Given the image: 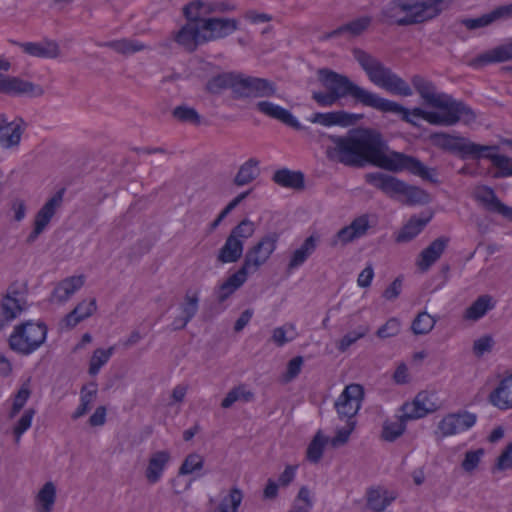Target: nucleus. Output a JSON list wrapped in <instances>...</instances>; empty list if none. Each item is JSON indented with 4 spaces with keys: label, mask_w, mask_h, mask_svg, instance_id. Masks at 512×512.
Listing matches in <instances>:
<instances>
[{
    "label": "nucleus",
    "mask_w": 512,
    "mask_h": 512,
    "mask_svg": "<svg viewBox=\"0 0 512 512\" xmlns=\"http://www.w3.org/2000/svg\"><path fill=\"white\" fill-rule=\"evenodd\" d=\"M318 80L327 90L326 92L313 91L312 99L320 107H331L340 99L351 97L355 103L369 107L382 113L400 115L401 120L413 126L417 123L411 116L420 117L432 125L452 126L462 120L468 124L476 119L473 110L462 101H456L451 96L442 99L446 106L438 107L443 112L425 111L419 107L411 111L401 104L383 98L379 94L367 90L343 74H339L329 68H321L317 71Z\"/></svg>",
    "instance_id": "f257e3e1"
},
{
    "label": "nucleus",
    "mask_w": 512,
    "mask_h": 512,
    "mask_svg": "<svg viewBox=\"0 0 512 512\" xmlns=\"http://www.w3.org/2000/svg\"><path fill=\"white\" fill-rule=\"evenodd\" d=\"M329 140L334 146L328 148L327 157L345 166L373 165L394 173L408 171L425 181L439 183L436 168L425 166L418 158L396 151L386 154L387 143L375 129L355 128L342 136L330 135Z\"/></svg>",
    "instance_id": "f03ea898"
},
{
    "label": "nucleus",
    "mask_w": 512,
    "mask_h": 512,
    "mask_svg": "<svg viewBox=\"0 0 512 512\" xmlns=\"http://www.w3.org/2000/svg\"><path fill=\"white\" fill-rule=\"evenodd\" d=\"M351 52L369 81L375 86L393 95L408 97L413 94L410 85L377 57L358 47H354Z\"/></svg>",
    "instance_id": "7ed1b4c3"
},
{
    "label": "nucleus",
    "mask_w": 512,
    "mask_h": 512,
    "mask_svg": "<svg viewBox=\"0 0 512 512\" xmlns=\"http://www.w3.org/2000/svg\"><path fill=\"white\" fill-rule=\"evenodd\" d=\"M365 180L368 184L379 189L389 197L404 195L408 205H424L428 204L431 200L429 193L424 189L409 185L405 181L389 174L371 172L365 175Z\"/></svg>",
    "instance_id": "20e7f679"
},
{
    "label": "nucleus",
    "mask_w": 512,
    "mask_h": 512,
    "mask_svg": "<svg viewBox=\"0 0 512 512\" xmlns=\"http://www.w3.org/2000/svg\"><path fill=\"white\" fill-rule=\"evenodd\" d=\"M47 332L48 328L44 322H23L14 327L8 339L9 347L18 354L30 355L45 342Z\"/></svg>",
    "instance_id": "39448f33"
},
{
    "label": "nucleus",
    "mask_w": 512,
    "mask_h": 512,
    "mask_svg": "<svg viewBox=\"0 0 512 512\" xmlns=\"http://www.w3.org/2000/svg\"><path fill=\"white\" fill-rule=\"evenodd\" d=\"M405 15L397 21L398 26H410L429 21L443 10L444 0H404Z\"/></svg>",
    "instance_id": "423d86ee"
},
{
    "label": "nucleus",
    "mask_w": 512,
    "mask_h": 512,
    "mask_svg": "<svg viewBox=\"0 0 512 512\" xmlns=\"http://www.w3.org/2000/svg\"><path fill=\"white\" fill-rule=\"evenodd\" d=\"M431 139L436 146L458 154L462 160L475 159L479 150H487L481 144L474 143L465 137L452 136L443 132L432 134Z\"/></svg>",
    "instance_id": "0eeeda50"
},
{
    "label": "nucleus",
    "mask_w": 512,
    "mask_h": 512,
    "mask_svg": "<svg viewBox=\"0 0 512 512\" xmlns=\"http://www.w3.org/2000/svg\"><path fill=\"white\" fill-rule=\"evenodd\" d=\"M235 99L268 98L277 92L276 84L268 79L239 73Z\"/></svg>",
    "instance_id": "6e6552de"
},
{
    "label": "nucleus",
    "mask_w": 512,
    "mask_h": 512,
    "mask_svg": "<svg viewBox=\"0 0 512 512\" xmlns=\"http://www.w3.org/2000/svg\"><path fill=\"white\" fill-rule=\"evenodd\" d=\"M278 240V233L270 232L266 234L246 252L243 263L252 272H256L275 251Z\"/></svg>",
    "instance_id": "1a4fd4ad"
},
{
    "label": "nucleus",
    "mask_w": 512,
    "mask_h": 512,
    "mask_svg": "<svg viewBox=\"0 0 512 512\" xmlns=\"http://www.w3.org/2000/svg\"><path fill=\"white\" fill-rule=\"evenodd\" d=\"M364 398V388L360 384L352 383L345 387L335 402V409L340 419L355 420Z\"/></svg>",
    "instance_id": "9d476101"
},
{
    "label": "nucleus",
    "mask_w": 512,
    "mask_h": 512,
    "mask_svg": "<svg viewBox=\"0 0 512 512\" xmlns=\"http://www.w3.org/2000/svg\"><path fill=\"white\" fill-rule=\"evenodd\" d=\"M26 127L27 123L22 118L10 120L5 114H0V146L4 149L18 147Z\"/></svg>",
    "instance_id": "9b49d317"
},
{
    "label": "nucleus",
    "mask_w": 512,
    "mask_h": 512,
    "mask_svg": "<svg viewBox=\"0 0 512 512\" xmlns=\"http://www.w3.org/2000/svg\"><path fill=\"white\" fill-rule=\"evenodd\" d=\"M476 420L477 416L466 410L450 413L438 423V430L442 437H448L470 429Z\"/></svg>",
    "instance_id": "f8f14e48"
},
{
    "label": "nucleus",
    "mask_w": 512,
    "mask_h": 512,
    "mask_svg": "<svg viewBox=\"0 0 512 512\" xmlns=\"http://www.w3.org/2000/svg\"><path fill=\"white\" fill-rule=\"evenodd\" d=\"M474 198L486 211L499 214L503 218L512 221V207L503 203L493 188L486 185L477 187L474 192Z\"/></svg>",
    "instance_id": "ddd939ff"
},
{
    "label": "nucleus",
    "mask_w": 512,
    "mask_h": 512,
    "mask_svg": "<svg viewBox=\"0 0 512 512\" xmlns=\"http://www.w3.org/2000/svg\"><path fill=\"white\" fill-rule=\"evenodd\" d=\"M487 150H479L478 156L475 158L490 160L493 167L496 168V172L493 174V178L501 179L512 176V158L506 155L499 154L500 147L498 145H482Z\"/></svg>",
    "instance_id": "4468645a"
},
{
    "label": "nucleus",
    "mask_w": 512,
    "mask_h": 512,
    "mask_svg": "<svg viewBox=\"0 0 512 512\" xmlns=\"http://www.w3.org/2000/svg\"><path fill=\"white\" fill-rule=\"evenodd\" d=\"M0 93L12 96H41L44 91L39 85L30 81L0 73Z\"/></svg>",
    "instance_id": "2eb2a0df"
},
{
    "label": "nucleus",
    "mask_w": 512,
    "mask_h": 512,
    "mask_svg": "<svg viewBox=\"0 0 512 512\" xmlns=\"http://www.w3.org/2000/svg\"><path fill=\"white\" fill-rule=\"evenodd\" d=\"M431 394L427 391L419 392L412 402H406L401 406L404 419H419L437 410V404L431 400Z\"/></svg>",
    "instance_id": "dca6fc26"
},
{
    "label": "nucleus",
    "mask_w": 512,
    "mask_h": 512,
    "mask_svg": "<svg viewBox=\"0 0 512 512\" xmlns=\"http://www.w3.org/2000/svg\"><path fill=\"white\" fill-rule=\"evenodd\" d=\"M369 229V220L367 215H361L355 218L350 225L341 228L331 239L330 246L336 247L339 244L346 245L354 240L361 238Z\"/></svg>",
    "instance_id": "f3484780"
},
{
    "label": "nucleus",
    "mask_w": 512,
    "mask_h": 512,
    "mask_svg": "<svg viewBox=\"0 0 512 512\" xmlns=\"http://www.w3.org/2000/svg\"><path fill=\"white\" fill-rule=\"evenodd\" d=\"M201 29L208 32L204 33L202 40L206 42L224 38L238 29V21L230 18H207L203 20Z\"/></svg>",
    "instance_id": "a211bd4d"
},
{
    "label": "nucleus",
    "mask_w": 512,
    "mask_h": 512,
    "mask_svg": "<svg viewBox=\"0 0 512 512\" xmlns=\"http://www.w3.org/2000/svg\"><path fill=\"white\" fill-rule=\"evenodd\" d=\"M508 18H512V3L499 6L491 12L483 14L478 18L459 19V23L465 26L468 30H476L479 28L487 27L498 20Z\"/></svg>",
    "instance_id": "6ab92c4d"
},
{
    "label": "nucleus",
    "mask_w": 512,
    "mask_h": 512,
    "mask_svg": "<svg viewBox=\"0 0 512 512\" xmlns=\"http://www.w3.org/2000/svg\"><path fill=\"white\" fill-rule=\"evenodd\" d=\"M256 109L272 118L276 119L283 124L295 129V130H305L306 128L300 124L297 118L287 109L276 105L270 101H259L256 104Z\"/></svg>",
    "instance_id": "aec40b11"
},
{
    "label": "nucleus",
    "mask_w": 512,
    "mask_h": 512,
    "mask_svg": "<svg viewBox=\"0 0 512 512\" xmlns=\"http://www.w3.org/2000/svg\"><path fill=\"white\" fill-rule=\"evenodd\" d=\"M512 60V41L479 54L468 62L472 68L479 69L492 63Z\"/></svg>",
    "instance_id": "412c9836"
},
{
    "label": "nucleus",
    "mask_w": 512,
    "mask_h": 512,
    "mask_svg": "<svg viewBox=\"0 0 512 512\" xmlns=\"http://www.w3.org/2000/svg\"><path fill=\"white\" fill-rule=\"evenodd\" d=\"M362 118L360 114L348 113L344 110L332 111L327 113L317 112L313 114L309 121L315 124H320L325 127L331 126H350L354 125L359 119Z\"/></svg>",
    "instance_id": "4be33fe9"
},
{
    "label": "nucleus",
    "mask_w": 512,
    "mask_h": 512,
    "mask_svg": "<svg viewBox=\"0 0 512 512\" xmlns=\"http://www.w3.org/2000/svg\"><path fill=\"white\" fill-rule=\"evenodd\" d=\"M412 85L421 98L432 107H442L446 104L442 103V99L449 97V95L436 93V87L432 81L427 80L421 75H414L411 78Z\"/></svg>",
    "instance_id": "5701e85b"
},
{
    "label": "nucleus",
    "mask_w": 512,
    "mask_h": 512,
    "mask_svg": "<svg viewBox=\"0 0 512 512\" xmlns=\"http://www.w3.org/2000/svg\"><path fill=\"white\" fill-rule=\"evenodd\" d=\"M450 238L440 236L432 241L419 255L417 265L420 270H428L443 254L449 244Z\"/></svg>",
    "instance_id": "b1692460"
},
{
    "label": "nucleus",
    "mask_w": 512,
    "mask_h": 512,
    "mask_svg": "<svg viewBox=\"0 0 512 512\" xmlns=\"http://www.w3.org/2000/svg\"><path fill=\"white\" fill-rule=\"evenodd\" d=\"M10 43L21 47L26 54L33 57L53 59L57 58L60 54L59 46L54 41L21 43L10 40Z\"/></svg>",
    "instance_id": "393cba45"
},
{
    "label": "nucleus",
    "mask_w": 512,
    "mask_h": 512,
    "mask_svg": "<svg viewBox=\"0 0 512 512\" xmlns=\"http://www.w3.org/2000/svg\"><path fill=\"white\" fill-rule=\"evenodd\" d=\"M64 192L65 189H60L46 201V203L40 208V210L35 215L34 226L41 228L43 230L46 229L51 219L55 215L57 209L61 206L63 202Z\"/></svg>",
    "instance_id": "a878e982"
},
{
    "label": "nucleus",
    "mask_w": 512,
    "mask_h": 512,
    "mask_svg": "<svg viewBox=\"0 0 512 512\" xmlns=\"http://www.w3.org/2000/svg\"><path fill=\"white\" fill-rule=\"evenodd\" d=\"M239 73L224 72L210 78L206 83V91L210 94H220L225 89H231L233 98L236 97Z\"/></svg>",
    "instance_id": "bb28decb"
},
{
    "label": "nucleus",
    "mask_w": 512,
    "mask_h": 512,
    "mask_svg": "<svg viewBox=\"0 0 512 512\" xmlns=\"http://www.w3.org/2000/svg\"><path fill=\"white\" fill-rule=\"evenodd\" d=\"M200 29L201 25L188 23L178 31L175 40L177 43L184 46L186 50L193 52L198 45L205 43V41L202 40L204 33H201Z\"/></svg>",
    "instance_id": "cd10ccee"
},
{
    "label": "nucleus",
    "mask_w": 512,
    "mask_h": 512,
    "mask_svg": "<svg viewBox=\"0 0 512 512\" xmlns=\"http://www.w3.org/2000/svg\"><path fill=\"white\" fill-rule=\"evenodd\" d=\"M489 402L500 410L512 408V378L505 377L489 394Z\"/></svg>",
    "instance_id": "c85d7f7f"
},
{
    "label": "nucleus",
    "mask_w": 512,
    "mask_h": 512,
    "mask_svg": "<svg viewBox=\"0 0 512 512\" xmlns=\"http://www.w3.org/2000/svg\"><path fill=\"white\" fill-rule=\"evenodd\" d=\"M372 18L370 16H363L350 21L346 24L339 26L338 28L328 32L324 38L331 39L337 38L344 34H348L352 37L361 35L370 26Z\"/></svg>",
    "instance_id": "c756f323"
},
{
    "label": "nucleus",
    "mask_w": 512,
    "mask_h": 512,
    "mask_svg": "<svg viewBox=\"0 0 512 512\" xmlns=\"http://www.w3.org/2000/svg\"><path fill=\"white\" fill-rule=\"evenodd\" d=\"M495 307L492 296L484 294L479 296L463 313V319L476 322L484 317L488 311Z\"/></svg>",
    "instance_id": "7c9ffc66"
},
{
    "label": "nucleus",
    "mask_w": 512,
    "mask_h": 512,
    "mask_svg": "<svg viewBox=\"0 0 512 512\" xmlns=\"http://www.w3.org/2000/svg\"><path fill=\"white\" fill-rule=\"evenodd\" d=\"M272 179L276 184L285 188L302 190L305 187V176L301 171L282 168L273 174Z\"/></svg>",
    "instance_id": "2f4dec72"
},
{
    "label": "nucleus",
    "mask_w": 512,
    "mask_h": 512,
    "mask_svg": "<svg viewBox=\"0 0 512 512\" xmlns=\"http://www.w3.org/2000/svg\"><path fill=\"white\" fill-rule=\"evenodd\" d=\"M169 460L170 453L168 451H157L152 454L145 472L149 483L154 484L160 480Z\"/></svg>",
    "instance_id": "473e14b6"
},
{
    "label": "nucleus",
    "mask_w": 512,
    "mask_h": 512,
    "mask_svg": "<svg viewBox=\"0 0 512 512\" xmlns=\"http://www.w3.org/2000/svg\"><path fill=\"white\" fill-rule=\"evenodd\" d=\"M316 247L317 238L315 236L311 235L306 238L303 244L292 253L290 261L287 265V272L291 273L293 270L303 265L316 250Z\"/></svg>",
    "instance_id": "72a5a7b5"
},
{
    "label": "nucleus",
    "mask_w": 512,
    "mask_h": 512,
    "mask_svg": "<svg viewBox=\"0 0 512 512\" xmlns=\"http://www.w3.org/2000/svg\"><path fill=\"white\" fill-rule=\"evenodd\" d=\"M431 217L420 219L412 216L395 236L397 243H408L417 237L429 223Z\"/></svg>",
    "instance_id": "f704fd0d"
},
{
    "label": "nucleus",
    "mask_w": 512,
    "mask_h": 512,
    "mask_svg": "<svg viewBox=\"0 0 512 512\" xmlns=\"http://www.w3.org/2000/svg\"><path fill=\"white\" fill-rule=\"evenodd\" d=\"M243 250V243L228 235L224 245L218 251L217 261L223 264L235 263L242 257Z\"/></svg>",
    "instance_id": "c9c22d12"
},
{
    "label": "nucleus",
    "mask_w": 512,
    "mask_h": 512,
    "mask_svg": "<svg viewBox=\"0 0 512 512\" xmlns=\"http://www.w3.org/2000/svg\"><path fill=\"white\" fill-rule=\"evenodd\" d=\"M20 293L16 290L9 291L3 298L1 308L6 320L16 318L22 311L26 309V302L18 296Z\"/></svg>",
    "instance_id": "e433bc0d"
},
{
    "label": "nucleus",
    "mask_w": 512,
    "mask_h": 512,
    "mask_svg": "<svg viewBox=\"0 0 512 512\" xmlns=\"http://www.w3.org/2000/svg\"><path fill=\"white\" fill-rule=\"evenodd\" d=\"M97 309L96 299L92 298L88 302H80L69 314L65 317L67 327L73 328L84 319L90 317Z\"/></svg>",
    "instance_id": "4c0bfd02"
},
{
    "label": "nucleus",
    "mask_w": 512,
    "mask_h": 512,
    "mask_svg": "<svg viewBox=\"0 0 512 512\" xmlns=\"http://www.w3.org/2000/svg\"><path fill=\"white\" fill-rule=\"evenodd\" d=\"M259 164L260 162L256 158H249L239 167L233 183L241 187L254 181L260 174Z\"/></svg>",
    "instance_id": "58836bf2"
},
{
    "label": "nucleus",
    "mask_w": 512,
    "mask_h": 512,
    "mask_svg": "<svg viewBox=\"0 0 512 512\" xmlns=\"http://www.w3.org/2000/svg\"><path fill=\"white\" fill-rule=\"evenodd\" d=\"M84 285L83 276H71L62 280L54 289L53 295L60 302L68 300L77 290Z\"/></svg>",
    "instance_id": "ea45409f"
},
{
    "label": "nucleus",
    "mask_w": 512,
    "mask_h": 512,
    "mask_svg": "<svg viewBox=\"0 0 512 512\" xmlns=\"http://www.w3.org/2000/svg\"><path fill=\"white\" fill-rule=\"evenodd\" d=\"M99 46L111 48L115 52L125 56L143 51L147 48V46L142 42L127 38L104 42L99 44Z\"/></svg>",
    "instance_id": "a19ab883"
},
{
    "label": "nucleus",
    "mask_w": 512,
    "mask_h": 512,
    "mask_svg": "<svg viewBox=\"0 0 512 512\" xmlns=\"http://www.w3.org/2000/svg\"><path fill=\"white\" fill-rule=\"evenodd\" d=\"M56 500V487L53 482H46L37 495L38 512H51Z\"/></svg>",
    "instance_id": "79ce46f5"
},
{
    "label": "nucleus",
    "mask_w": 512,
    "mask_h": 512,
    "mask_svg": "<svg viewBox=\"0 0 512 512\" xmlns=\"http://www.w3.org/2000/svg\"><path fill=\"white\" fill-rule=\"evenodd\" d=\"M327 441V437L322 434L321 430L315 434L306 451V458L309 462L317 464L321 460Z\"/></svg>",
    "instance_id": "37998d69"
},
{
    "label": "nucleus",
    "mask_w": 512,
    "mask_h": 512,
    "mask_svg": "<svg viewBox=\"0 0 512 512\" xmlns=\"http://www.w3.org/2000/svg\"><path fill=\"white\" fill-rule=\"evenodd\" d=\"M409 419H404V413L395 421H385L382 429V437L384 440L393 442L397 438H399L406 429V421Z\"/></svg>",
    "instance_id": "c03bdc74"
},
{
    "label": "nucleus",
    "mask_w": 512,
    "mask_h": 512,
    "mask_svg": "<svg viewBox=\"0 0 512 512\" xmlns=\"http://www.w3.org/2000/svg\"><path fill=\"white\" fill-rule=\"evenodd\" d=\"M243 500V493L238 487H232L229 494L225 496L218 508V512H237Z\"/></svg>",
    "instance_id": "a18cd8bd"
},
{
    "label": "nucleus",
    "mask_w": 512,
    "mask_h": 512,
    "mask_svg": "<svg viewBox=\"0 0 512 512\" xmlns=\"http://www.w3.org/2000/svg\"><path fill=\"white\" fill-rule=\"evenodd\" d=\"M436 319L423 311L417 314L411 324V330L415 335L428 334L435 326Z\"/></svg>",
    "instance_id": "49530a36"
},
{
    "label": "nucleus",
    "mask_w": 512,
    "mask_h": 512,
    "mask_svg": "<svg viewBox=\"0 0 512 512\" xmlns=\"http://www.w3.org/2000/svg\"><path fill=\"white\" fill-rule=\"evenodd\" d=\"M254 398V394L251 391L245 389V386L240 385L231 389L225 398L221 402L222 408H230L236 401L243 400L244 402H250Z\"/></svg>",
    "instance_id": "de8ad7c7"
},
{
    "label": "nucleus",
    "mask_w": 512,
    "mask_h": 512,
    "mask_svg": "<svg viewBox=\"0 0 512 512\" xmlns=\"http://www.w3.org/2000/svg\"><path fill=\"white\" fill-rule=\"evenodd\" d=\"M394 499V497L383 495L380 490L371 489L367 495V506L375 512H382Z\"/></svg>",
    "instance_id": "09e8293b"
},
{
    "label": "nucleus",
    "mask_w": 512,
    "mask_h": 512,
    "mask_svg": "<svg viewBox=\"0 0 512 512\" xmlns=\"http://www.w3.org/2000/svg\"><path fill=\"white\" fill-rule=\"evenodd\" d=\"M172 115L175 119L183 123L199 125L201 122V117L196 109L186 105L175 107L172 111Z\"/></svg>",
    "instance_id": "8fccbe9b"
},
{
    "label": "nucleus",
    "mask_w": 512,
    "mask_h": 512,
    "mask_svg": "<svg viewBox=\"0 0 512 512\" xmlns=\"http://www.w3.org/2000/svg\"><path fill=\"white\" fill-rule=\"evenodd\" d=\"M199 308V295L198 292L190 294L186 292L184 302L181 305L182 315H184L185 322H190L192 318L197 314Z\"/></svg>",
    "instance_id": "3c124183"
},
{
    "label": "nucleus",
    "mask_w": 512,
    "mask_h": 512,
    "mask_svg": "<svg viewBox=\"0 0 512 512\" xmlns=\"http://www.w3.org/2000/svg\"><path fill=\"white\" fill-rule=\"evenodd\" d=\"M368 332L369 327L366 325H361L356 330L348 332L338 342L337 349L340 352H345L351 345L356 343L359 339L365 337Z\"/></svg>",
    "instance_id": "603ef678"
},
{
    "label": "nucleus",
    "mask_w": 512,
    "mask_h": 512,
    "mask_svg": "<svg viewBox=\"0 0 512 512\" xmlns=\"http://www.w3.org/2000/svg\"><path fill=\"white\" fill-rule=\"evenodd\" d=\"M31 395V390L28 383H24L17 391L13 398L12 407L9 411L8 417L13 419L25 406Z\"/></svg>",
    "instance_id": "864d4df0"
},
{
    "label": "nucleus",
    "mask_w": 512,
    "mask_h": 512,
    "mask_svg": "<svg viewBox=\"0 0 512 512\" xmlns=\"http://www.w3.org/2000/svg\"><path fill=\"white\" fill-rule=\"evenodd\" d=\"M35 414L36 410L34 408L26 409L20 419L15 423L13 435L17 443L20 441L21 436L31 427Z\"/></svg>",
    "instance_id": "5fc2aeb1"
},
{
    "label": "nucleus",
    "mask_w": 512,
    "mask_h": 512,
    "mask_svg": "<svg viewBox=\"0 0 512 512\" xmlns=\"http://www.w3.org/2000/svg\"><path fill=\"white\" fill-rule=\"evenodd\" d=\"M254 232L255 224L249 219H243L231 230L229 236L235 240H239L244 244V241L252 237Z\"/></svg>",
    "instance_id": "6e6d98bb"
},
{
    "label": "nucleus",
    "mask_w": 512,
    "mask_h": 512,
    "mask_svg": "<svg viewBox=\"0 0 512 512\" xmlns=\"http://www.w3.org/2000/svg\"><path fill=\"white\" fill-rule=\"evenodd\" d=\"M401 13L405 14L404 0H391L381 10V15L396 25L397 21L402 18L400 17Z\"/></svg>",
    "instance_id": "4d7b16f0"
},
{
    "label": "nucleus",
    "mask_w": 512,
    "mask_h": 512,
    "mask_svg": "<svg viewBox=\"0 0 512 512\" xmlns=\"http://www.w3.org/2000/svg\"><path fill=\"white\" fill-rule=\"evenodd\" d=\"M112 353L113 347L106 350L101 348L96 349L90 360L89 373L91 375H96L101 367L108 362Z\"/></svg>",
    "instance_id": "13d9d810"
},
{
    "label": "nucleus",
    "mask_w": 512,
    "mask_h": 512,
    "mask_svg": "<svg viewBox=\"0 0 512 512\" xmlns=\"http://www.w3.org/2000/svg\"><path fill=\"white\" fill-rule=\"evenodd\" d=\"M204 466V459L197 453H191L186 456L183 463L179 468V475L192 474L198 470H201Z\"/></svg>",
    "instance_id": "bf43d9fd"
},
{
    "label": "nucleus",
    "mask_w": 512,
    "mask_h": 512,
    "mask_svg": "<svg viewBox=\"0 0 512 512\" xmlns=\"http://www.w3.org/2000/svg\"><path fill=\"white\" fill-rule=\"evenodd\" d=\"M202 7V1L201 0H194L188 3L183 7V14L186 17V19L191 23H201L203 24V20H206L207 18H204L203 15V9Z\"/></svg>",
    "instance_id": "052dcab7"
},
{
    "label": "nucleus",
    "mask_w": 512,
    "mask_h": 512,
    "mask_svg": "<svg viewBox=\"0 0 512 512\" xmlns=\"http://www.w3.org/2000/svg\"><path fill=\"white\" fill-rule=\"evenodd\" d=\"M251 190L240 193L233 200H231L227 206L219 213L216 219L210 224L209 231H214L220 223L227 217V215L234 210L249 194Z\"/></svg>",
    "instance_id": "680f3d73"
},
{
    "label": "nucleus",
    "mask_w": 512,
    "mask_h": 512,
    "mask_svg": "<svg viewBox=\"0 0 512 512\" xmlns=\"http://www.w3.org/2000/svg\"><path fill=\"white\" fill-rule=\"evenodd\" d=\"M485 451L483 448H479L476 450H470L465 453L464 460L461 463V467L465 472L471 473L474 471L484 455Z\"/></svg>",
    "instance_id": "e2e57ef3"
},
{
    "label": "nucleus",
    "mask_w": 512,
    "mask_h": 512,
    "mask_svg": "<svg viewBox=\"0 0 512 512\" xmlns=\"http://www.w3.org/2000/svg\"><path fill=\"white\" fill-rule=\"evenodd\" d=\"M252 271L243 263L242 266L232 275H230L224 282L232 290L239 289L247 280L248 274Z\"/></svg>",
    "instance_id": "0e129e2a"
},
{
    "label": "nucleus",
    "mask_w": 512,
    "mask_h": 512,
    "mask_svg": "<svg viewBox=\"0 0 512 512\" xmlns=\"http://www.w3.org/2000/svg\"><path fill=\"white\" fill-rule=\"evenodd\" d=\"M252 271L243 263L242 266L232 275H230L224 282L232 290L239 289L247 280L248 274Z\"/></svg>",
    "instance_id": "69168bd1"
},
{
    "label": "nucleus",
    "mask_w": 512,
    "mask_h": 512,
    "mask_svg": "<svg viewBox=\"0 0 512 512\" xmlns=\"http://www.w3.org/2000/svg\"><path fill=\"white\" fill-rule=\"evenodd\" d=\"M356 425L355 420H347L346 426L338 429L336 435L332 438L331 444L333 447H338L345 444Z\"/></svg>",
    "instance_id": "338daca9"
},
{
    "label": "nucleus",
    "mask_w": 512,
    "mask_h": 512,
    "mask_svg": "<svg viewBox=\"0 0 512 512\" xmlns=\"http://www.w3.org/2000/svg\"><path fill=\"white\" fill-rule=\"evenodd\" d=\"M512 468V442H509L497 458L493 471H504Z\"/></svg>",
    "instance_id": "774afa93"
}]
</instances>
